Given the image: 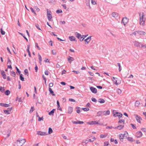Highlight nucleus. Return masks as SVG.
Returning <instances> with one entry per match:
<instances>
[{"mask_svg":"<svg viewBox=\"0 0 146 146\" xmlns=\"http://www.w3.org/2000/svg\"><path fill=\"white\" fill-rule=\"evenodd\" d=\"M11 73L12 76L13 77H15V76L16 73L15 72L13 71H12L11 72Z\"/></svg>","mask_w":146,"mask_h":146,"instance_id":"obj_46","label":"nucleus"},{"mask_svg":"<svg viewBox=\"0 0 146 146\" xmlns=\"http://www.w3.org/2000/svg\"><path fill=\"white\" fill-rule=\"evenodd\" d=\"M80 108L79 107H76V111L77 113H79L81 112V110L80 109Z\"/></svg>","mask_w":146,"mask_h":146,"instance_id":"obj_30","label":"nucleus"},{"mask_svg":"<svg viewBox=\"0 0 146 146\" xmlns=\"http://www.w3.org/2000/svg\"><path fill=\"white\" fill-rule=\"evenodd\" d=\"M55 110V109H52L51 111L50 112H49L48 113V114L50 115H54V111Z\"/></svg>","mask_w":146,"mask_h":146,"instance_id":"obj_28","label":"nucleus"},{"mask_svg":"<svg viewBox=\"0 0 146 146\" xmlns=\"http://www.w3.org/2000/svg\"><path fill=\"white\" fill-rule=\"evenodd\" d=\"M113 116L115 117H116L117 116L118 117H119V119H120V117H122V114L121 113H120L115 112V113H114V111L113 110Z\"/></svg>","mask_w":146,"mask_h":146,"instance_id":"obj_2","label":"nucleus"},{"mask_svg":"<svg viewBox=\"0 0 146 146\" xmlns=\"http://www.w3.org/2000/svg\"><path fill=\"white\" fill-rule=\"evenodd\" d=\"M104 146H107L108 145L109 143L108 142H105L104 143Z\"/></svg>","mask_w":146,"mask_h":146,"instance_id":"obj_59","label":"nucleus"},{"mask_svg":"<svg viewBox=\"0 0 146 146\" xmlns=\"http://www.w3.org/2000/svg\"><path fill=\"white\" fill-rule=\"evenodd\" d=\"M35 110V108L33 107H32L29 111V113H32L33 111Z\"/></svg>","mask_w":146,"mask_h":146,"instance_id":"obj_39","label":"nucleus"},{"mask_svg":"<svg viewBox=\"0 0 146 146\" xmlns=\"http://www.w3.org/2000/svg\"><path fill=\"white\" fill-rule=\"evenodd\" d=\"M139 15L140 17V25H142V26H144L145 24V20H141V13L139 14Z\"/></svg>","mask_w":146,"mask_h":146,"instance_id":"obj_15","label":"nucleus"},{"mask_svg":"<svg viewBox=\"0 0 146 146\" xmlns=\"http://www.w3.org/2000/svg\"><path fill=\"white\" fill-rule=\"evenodd\" d=\"M123 135L125 138L126 139L127 137V136L128 135V133L127 132L125 131L123 134Z\"/></svg>","mask_w":146,"mask_h":146,"instance_id":"obj_35","label":"nucleus"},{"mask_svg":"<svg viewBox=\"0 0 146 146\" xmlns=\"http://www.w3.org/2000/svg\"><path fill=\"white\" fill-rule=\"evenodd\" d=\"M137 34L141 35H145L146 34L143 31H137Z\"/></svg>","mask_w":146,"mask_h":146,"instance_id":"obj_20","label":"nucleus"},{"mask_svg":"<svg viewBox=\"0 0 146 146\" xmlns=\"http://www.w3.org/2000/svg\"><path fill=\"white\" fill-rule=\"evenodd\" d=\"M130 125H131L133 128V129H136L137 128L136 126L135 125H134L132 123L130 124Z\"/></svg>","mask_w":146,"mask_h":146,"instance_id":"obj_51","label":"nucleus"},{"mask_svg":"<svg viewBox=\"0 0 146 146\" xmlns=\"http://www.w3.org/2000/svg\"><path fill=\"white\" fill-rule=\"evenodd\" d=\"M117 65L119 67V72H120L121 70V66L120 64L119 63H117Z\"/></svg>","mask_w":146,"mask_h":146,"instance_id":"obj_38","label":"nucleus"},{"mask_svg":"<svg viewBox=\"0 0 146 146\" xmlns=\"http://www.w3.org/2000/svg\"><path fill=\"white\" fill-rule=\"evenodd\" d=\"M47 17L48 19V20L49 21H51L52 19V15L50 13H48V9H47Z\"/></svg>","mask_w":146,"mask_h":146,"instance_id":"obj_11","label":"nucleus"},{"mask_svg":"<svg viewBox=\"0 0 146 146\" xmlns=\"http://www.w3.org/2000/svg\"><path fill=\"white\" fill-rule=\"evenodd\" d=\"M91 36H89L88 37H87L84 40V41L85 42V44H88V42H89L90 40H91Z\"/></svg>","mask_w":146,"mask_h":146,"instance_id":"obj_12","label":"nucleus"},{"mask_svg":"<svg viewBox=\"0 0 146 146\" xmlns=\"http://www.w3.org/2000/svg\"><path fill=\"white\" fill-rule=\"evenodd\" d=\"M90 0H86V3L87 6L89 7V8L90 9L91 7L90 6Z\"/></svg>","mask_w":146,"mask_h":146,"instance_id":"obj_24","label":"nucleus"},{"mask_svg":"<svg viewBox=\"0 0 146 146\" xmlns=\"http://www.w3.org/2000/svg\"><path fill=\"white\" fill-rule=\"evenodd\" d=\"M112 16L115 19H117L119 18V14L115 12H114L112 13L111 14Z\"/></svg>","mask_w":146,"mask_h":146,"instance_id":"obj_7","label":"nucleus"},{"mask_svg":"<svg viewBox=\"0 0 146 146\" xmlns=\"http://www.w3.org/2000/svg\"><path fill=\"white\" fill-rule=\"evenodd\" d=\"M37 134L38 135L41 136L46 135H47V133H46L45 132H42L41 131H37Z\"/></svg>","mask_w":146,"mask_h":146,"instance_id":"obj_5","label":"nucleus"},{"mask_svg":"<svg viewBox=\"0 0 146 146\" xmlns=\"http://www.w3.org/2000/svg\"><path fill=\"white\" fill-rule=\"evenodd\" d=\"M5 93L6 95L8 96L10 94V92L9 90H7L5 92Z\"/></svg>","mask_w":146,"mask_h":146,"instance_id":"obj_34","label":"nucleus"},{"mask_svg":"<svg viewBox=\"0 0 146 146\" xmlns=\"http://www.w3.org/2000/svg\"><path fill=\"white\" fill-rule=\"evenodd\" d=\"M69 100L70 101L72 102H76V100H75L73 99L70 98L69 99Z\"/></svg>","mask_w":146,"mask_h":146,"instance_id":"obj_62","label":"nucleus"},{"mask_svg":"<svg viewBox=\"0 0 146 146\" xmlns=\"http://www.w3.org/2000/svg\"><path fill=\"white\" fill-rule=\"evenodd\" d=\"M20 34L21 35H22L23 37V38L25 39L27 41V42H28V39H27V38L25 37V35H24L23 34V33H20Z\"/></svg>","mask_w":146,"mask_h":146,"instance_id":"obj_43","label":"nucleus"},{"mask_svg":"<svg viewBox=\"0 0 146 146\" xmlns=\"http://www.w3.org/2000/svg\"><path fill=\"white\" fill-rule=\"evenodd\" d=\"M119 137L120 141H123V139H125V138L123 136V135L122 134H119Z\"/></svg>","mask_w":146,"mask_h":146,"instance_id":"obj_21","label":"nucleus"},{"mask_svg":"<svg viewBox=\"0 0 146 146\" xmlns=\"http://www.w3.org/2000/svg\"><path fill=\"white\" fill-rule=\"evenodd\" d=\"M134 45L136 47H141V43L137 41H135L133 42Z\"/></svg>","mask_w":146,"mask_h":146,"instance_id":"obj_8","label":"nucleus"},{"mask_svg":"<svg viewBox=\"0 0 146 146\" xmlns=\"http://www.w3.org/2000/svg\"><path fill=\"white\" fill-rule=\"evenodd\" d=\"M20 79L22 81H24V78L23 76V75L22 74H19Z\"/></svg>","mask_w":146,"mask_h":146,"instance_id":"obj_33","label":"nucleus"},{"mask_svg":"<svg viewBox=\"0 0 146 146\" xmlns=\"http://www.w3.org/2000/svg\"><path fill=\"white\" fill-rule=\"evenodd\" d=\"M53 132V130L52 129L50 128L49 127L48 129V133L49 134H50L51 133H52Z\"/></svg>","mask_w":146,"mask_h":146,"instance_id":"obj_37","label":"nucleus"},{"mask_svg":"<svg viewBox=\"0 0 146 146\" xmlns=\"http://www.w3.org/2000/svg\"><path fill=\"white\" fill-rule=\"evenodd\" d=\"M76 33L77 34L76 35V37L80 40V41H82L84 39V38H83L82 36L79 33Z\"/></svg>","mask_w":146,"mask_h":146,"instance_id":"obj_3","label":"nucleus"},{"mask_svg":"<svg viewBox=\"0 0 146 146\" xmlns=\"http://www.w3.org/2000/svg\"><path fill=\"white\" fill-rule=\"evenodd\" d=\"M102 113H103V111H100L98 112L97 113V115L98 116H102L103 115H102Z\"/></svg>","mask_w":146,"mask_h":146,"instance_id":"obj_29","label":"nucleus"},{"mask_svg":"<svg viewBox=\"0 0 146 146\" xmlns=\"http://www.w3.org/2000/svg\"><path fill=\"white\" fill-rule=\"evenodd\" d=\"M24 72L25 73L24 74L25 75H27L28 76L29 75L28 71V70L27 69H25L24 70Z\"/></svg>","mask_w":146,"mask_h":146,"instance_id":"obj_44","label":"nucleus"},{"mask_svg":"<svg viewBox=\"0 0 146 146\" xmlns=\"http://www.w3.org/2000/svg\"><path fill=\"white\" fill-rule=\"evenodd\" d=\"M30 9L31 11V12L33 13L35 15H36V13L35 12V11H34L32 7H31Z\"/></svg>","mask_w":146,"mask_h":146,"instance_id":"obj_50","label":"nucleus"},{"mask_svg":"<svg viewBox=\"0 0 146 146\" xmlns=\"http://www.w3.org/2000/svg\"><path fill=\"white\" fill-rule=\"evenodd\" d=\"M104 113L103 115H109L110 114V111L109 110H108L106 111H103V113Z\"/></svg>","mask_w":146,"mask_h":146,"instance_id":"obj_25","label":"nucleus"},{"mask_svg":"<svg viewBox=\"0 0 146 146\" xmlns=\"http://www.w3.org/2000/svg\"><path fill=\"white\" fill-rule=\"evenodd\" d=\"M91 2L92 4L93 5H95L97 4L96 1L95 0H91Z\"/></svg>","mask_w":146,"mask_h":146,"instance_id":"obj_47","label":"nucleus"},{"mask_svg":"<svg viewBox=\"0 0 146 146\" xmlns=\"http://www.w3.org/2000/svg\"><path fill=\"white\" fill-rule=\"evenodd\" d=\"M36 27L37 28V29H38L39 30H41L40 29L39 27V25L38 24H35Z\"/></svg>","mask_w":146,"mask_h":146,"instance_id":"obj_56","label":"nucleus"},{"mask_svg":"<svg viewBox=\"0 0 146 146\" xmlns=\"http://www.w3.org/2000/svg\"><path fill=\"white\" fill-rule=\"evenodd\" d=\"M16 70H17V71L18 72L19 74H21V71H20V70H19V69L17 68V67H16Z\"/></svg>","mask_w":146,"mask_h":146,"instance_id":"obj_61","label":"nucleus"},{"mask_svg":"<svg viewBox=\"0 0 146 146\" xmlns=\"http://www.w3.org/2000/svg\"><path fill=\"white\" fill-rule=\"evenodd\" d=\"M0 32L2 35H3L5 34V32L3 30L2 28L0 29Z\"/></svg>","mask_w":146,"mask_h":146,"instance_id":"obj_45","label":"nucleus"},{"mask_svg":"<svg viewBox=\"0 0 146 146\" xmlns=\"http://www.w3.org/2000/svg\"><path fill=\"white\" fill-rule=\"evenodd\" d=\"M56 13L58 14L62 13V11L61 9H58L56 11Z\"/></svg>","mask_w":146,"mask_h":146,"instance_id":"obj_49","label":"nucleus"},{"mask_svg":"<svg viewBox=\"0 0 146 146\" xmlns=\"http://www.w3.org/2000/svg\"><path fill=\"white\" fill-rule=\"evenodd\" d=\"M94 123H93V124H98L100 125H103L102 123H99L96 121H94Z\"/></svg>","mask_w":146,"mask_h":146,"instance_id":"obj_36","label":"nucleus"},{"mask_svg":"<svg viewBox=\"0 0 146 146\" xmlns=\"http://www.w3.org/2000/svg\"><path fill=\"white\" fill-rule=\"evenodd\" d=\"M90 89L91 91L94 94H96L97 92V89L94 88L93 87H90Z\"/></svg>","mask_w":146,"mask_h":146,"instance_id":"obj_6","label":"nucleus"},{"mask_svg":"<svg viewBox=\"0 0 146 146\" xmlns=\"http://www.w3.org/2000/svg\"><path fill=\"white\" fill-rule=\"evenodd\" d=\"M128 21V19L126 17H124L123 18L122 21L121 23H123V25H125V24L127 23Z\"/></svg>","mask_w":146,"mask_h":146,"instance_id":"obj_4","label":"nucleus"},{"mask_svg":"<svg viewBox=\"0 0 146 146\" xmlns=\"http://www.w3.org/2000/svg\"><path fill=\"white\" fill-rule=\"evenodd\" d=\"M4 90L5 89L4 88H3L1 86H0V91H1V92H3Z\"/></svg>","mask_w":146,"mask_h":146,"instance_id":"obj_58","label":"nucleus"},{"mask_svg":"<svg viewBox=\"0 0 146 146\" xmlns=\"http://www.w3.org/2000/svg\"><path fill=\"white\" fill-rule=\"evenodd\" d=\"M48 90L50 92V94H51L53 96H55V94H54V92L53 91L51 88H48Z\"/></svg>","mask_w":146,"mask_h":146,"instance_id":"obj_23","label":"nucleus"},{"mask_svg":"<svg viewBox=\"0 0 146 146\" xmlns=\"http://www.w3.org/2000/svg\"><path fill=\"white\" fill-rule=\"evenodd\" d=\"M116 91L118 94H120L121 93V90L119 89H117Z\"/></svg>","mask_w":146,"mask_h":146,"instance_id":"obj_48","label":"nucleus"},{"mask_svg":"<svg viewBox=\"0 0 146 146\" xmlns=\"http://www.w3.org/2000/svg\"><path fill=\"white\" fill-rule=\"evenodd\" d=\"M119 121H118V123H123V124L124 123L125 121L124 119H119Z\"/></svg>","mask_w":146,"mask_h":146,"instance_id":"obj_42","label":"nucleus"},{"mask_svg":"<svg viewBox=\"0 0 146 146\" xmlns=\"http://www.w3.org/2000/svg\"><path fill=\"white\" fill-rule=\"evenodd\" d=\"M106 136V135H103V134H101L100 135V138H105Z\"/></svg>","mask_w":146,"mask_h":146,"instance_id":"obj_60","label":"nucleus"},{"mask_svg":"<svg viewBox=\"0 0 146 146\" xmlns=\"http://www.w3.org/2000/svg\"><path fill=\"white\" fill-rule=\"evenodd\" d=\"M91 100L92 101L94 102H96L97 101L96 99L95 98L93 97H92V98Z\"/></svg>","mask_w":146,"mask_h":146,"instance_id":"obj_55","label":"nucleus"},{"mask_svg":"<svg viewBox=\"0 0 146 146\" xmlns=\"http://www.w3.org/2000/svg\"><path fill=\"white\" fill-rule=\"evenodd\" d=\"M4 113L5 114H9L10 113L7 110H3Z\"/></svg>","mask_w":146,"mask_h":146,"instance_id":"obj_53","label":"nucleus"},{"mask_svg":"<svg viewBox=\"0 0 146 146\" xmlns=\"http://www.w3.org/2000/svg\"><path fill=\"white\" fill-rule=\"evenodd\" d=\"M135 116H136L135 118L137 121L139 123H141V120L142 119L140 117L137 115H135Z\"/></svg>","mask_w":146,"mask_h":146,"instance_id":"obj_10","label":"nucleus"},{"mask_svg":"<svg viewBox=\"0 0 146 146\" xmlns=\"http://www.w3.org/2000/svg\"><path fill=\"white\" fill-rule=\"evenodd\" d=\"M144 14L143 13H142V16L141 17V20H145V19L144 18Z\"/></svg>","mask_w":146,"mask_h":146,"instance_id":"obj_52","label":"nucleus"},{"mask_svg":"<svg viewBox=\"0 0 146 146\" xmlns=\"http://www.w3.org/2000/svg\"><path fill=\"white\" fill-rule=\"evenodd\" d=\"M1 72L3 78L4 79H6V75L5 71L3 70H1Z\"/></svg>","mask_w":146,"mask_h":146,"instance_id":"obj_13","label":"nucleus"},{"mask_svg":"<svg viewBox=\"0 0 146 146\" xmlns=\"http://www.w3.org/2000/svg\"><path fill=\"white\" fill-rule=\"evenodd\" d=\"M69 39L71 41H75L77 42L76 38L74 36H70L69 37Z\"/></svg>","mask_w":146,"mask_h":146,"instance_id":"obj_16","label":"nucleus"},{"mask_svg":"<svg viewBox=\"0 0 146 146\" xmlns=\"http://www.w3.org/2000/svg\"><path fill=\"white\" fill-rule=\"evenodd\" d=\"M41 120H43V117H38V121H40Z\"/></svg>","mask_w":146,"mask_h":146,"instance_id":"obj_64","label":"nucleus"},{"mask_svg":"<svg viewBox=\"0 0 146 146\" xmlns=\"http://www.w3.org/2000/svg\"><path fill=\"white\" fill-rule=\"evenodd\" d=\"M98 102L101 104H103L105 103V101L103 99L100 98L98 99Z\"/></svg>","mask_w":146,"mask_h":146,"instance_id":"obj_27","label":"nucleus"},{"mask_svg":"<svg viewBox=\"0 0 146 146\" xmlns=\"http://www.w3.org/2000/svg\"><path fill=\"white\" fill-rule=\"evenodd\" d=\"M30 47V45H27V50L28 53L29 52H30L29 51Z\"/></svg>","mask_w":146,"mask_h":146,"instance_id":"obj_57","label":"nucleus"},{"mask_svg":"<svg viewBox=\"0 0 146 146\" xmlns=\"http://www.w3.org/2000/svg\"><path fill=\"white\" fill-rule=\"evenodd\" d=\"M72 123L74 124H83L84 123V122L82 121H81L79 120H78L76 121H72Z\"/></svg>","mask_w":146,"mask_h":146,"instance_id":"obj_18","label":"nucleus"},{"mask_svg":"<svg viewBox=\"0 0 146 146\" xmlns=\"http://www.w3.org/2000/svg\"><path fill=\"white\" fill-rule=\"evenodd\" d=\"M16 101H18L19 102H23L21 98H18V97H17L16 98Z\"/></svg>","mask_w":146,"mask_h":146,"instance_id":"obj_32","label":"nucleus"},{"mask_svg":"<svg viewBox=\"0 0 146 146\" xmlns=\"http://www.w3.org/2000/svg\"><path fill=\"white\" fill-rule=\"evenodd\" d=\"M26 140L25 139H19L15 143L14 146H22L25 142Z\"/></svg>","mask_w":146,"mask_h":146,"instance_id":"obj_1","label":"nucleus"},{"mask_svg":"<svg viewBox=\"0 0 146 146\" xmlns=\"http://www.w3.org/2000/svg\"><path fill=\"white\" fill-rule=\"evenodd\" d=\"M124 127V125H119L115 127L114 128L115 129H117L119 130H120L122 129H123Z\"/></svg>","mask_w":146,"mask_h":146,"instance_id":"obj_14","label":"nucleus"},{"mask_svg":"<svg viewBox=\"0 0 146 146\" xmlns=\"http://www.w3.org/2000/svg\"><path fill=\"white\" fill-rule=\"evenodd\" d=\"M74 60V59L73 58L70 56H69L68 58V60L70 64L72 61H73Z\"/></svg>","mask_w":146,"mask_h":146,"instance_id":"obj_19","label":"nucleus"},{"mask_svg":"<svg viewBox=\"0 0 146 146\" xmlns=\"http://www.w3.org/2000/svg\"><path fill=\"white\" fill-rule=\"evenodd\" d=\"M142 135V133L141 131H138L136 134V137L137 138L141 137Z\"/></svg>","mask_w":146,"mask_h":146,"instance_id":"obj_9","label":"nucleus"},{"mask_svg":"<svg viewBox=\"0 0 146 146\" xmlns=\"http://www.w3.org/2000/svg\"><path fill=\"white\" fill-rule=\"evenodd\" d=\"M57 110H59L60 111H62V109L60 107V105L57 106Z\"/></svg>","mask_w":146,"mask_h":146,"instance_id":"obj_63","label":"nucleus"},{"mask_svg":"<svg viewBox=\"0 0 146 146\" xmlns=\"http://www.w3.org/2000/svg\"><path fill=\"white\" fill-rule=\"evenodd\" d=\"M0 106H3L5 107H7L10 106L9 104L5 103H0Z\"/></svg>","mask_w":146,"mask_h":146,"instance_id":"obj_22","label":"nucleus"},{"mask_svg":"<svg viewBox=\"0 0 146 146\" xmlns=\"http://www.w3.org/2000/svg\"><path fill=\"white\" fill-rule=\"evenodd\" d=\"M126 139H127V140L128 141H130L132 142V141H135V140L133 139V138L132 137H127Z\"/></svg>","mask_w":146,"mask_h":146,"instance_id":"obj_31","label":"nucleus"},{"mask_svg":"<svg viewBox=\"0 0 146 146\" xmlns=\"http://www.w3.org/2000/svg\"><path fill=\"white\" fill-rule=\"evenodd\" d=\"M140 104V102L138 101H136L135 102V105L137 107H138Z\"/></svg>","mask_w":146,"mask_h":146,"instance_id":"obj_41","label":"nucleus"},{"mask_svg":"<svg viewBox=\"0 0 146 146\" xmlns=\"http://www.w3.org/2000/svg\"><path fill=\"white\" fill-rule=\"evenodd\" d=\"M82 110L84 111H88L89 110V109L88 108H82Z\"/></svg>","mask_w":146,"mask_h":146,"instance_id":"obj_40","label":"nucleus"},{"mask_svg":"<svg viewBox=\"0 0 146 146\" xmlns=\"http://www.w3.org/2000/svg\"><path fill=\"white\" fill-rule=\"evenodd\" d=\"M38 59L39 61V62H42V57H41V55L39 54H38Z\"/></svg>","mask_w":146,"mask_h":146,"instance_id":"obj_54","label":"nucleus"},{"mask_svg":"<svg viewBox=\"0 0 146 146\" xmlns=\"http://www.w3.org/2000/svg\"><path fill=\"white\" fill-rule=\"evenodd\" d=\"M113 80H112L114 84L116 85H118L119 84L118 83H117V78H115L114 77H113Z\"/></svg>","mask_w":146,"mask_h":146,"instance_id":"obj_17","label":"nucleus"},{"mask_svg":"<svg viewBox=\"0 0 146 146\" xmlns=\"http://www.w3.org/2000/svg\"><path fill=\"white\" fill-rule=\"evenodd\" d=\"M73 111V108L71 107H68V113H71Z\"/></svg>","mask_w":146,"mask_h":146,"instance_id":"obj_26","label":"nucleus"}]
</instances>
